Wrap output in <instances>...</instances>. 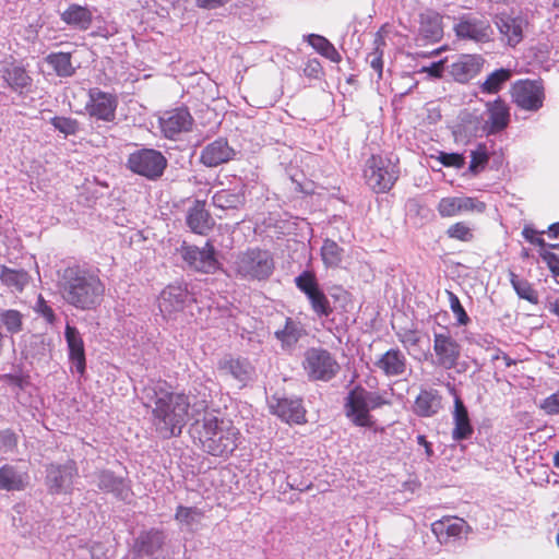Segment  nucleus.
<instances>
[{"label": "nucleus", "instance_id": "obj_54", "mask_svg": "<svg viewBox=\"0 0 559 559\" xmlns=\"http://www.w3.org/2000/svg\"><path fill=\"white\" fill-rule=\"evenodd\" d=\"M540 409H543L547 415L559 414V391L544 399L540 403Z\"/></svg>", "mask_w": 559, "mask_h": 559}, {"label": "nucleus", "instance_id": "obj_53", "mask_svg": "<svg viewBox=\"0 0 559 559\" xmlns=\"http://www.w3.org/2000/svg\"><path fill=\"white\" fill-rule=\"evenodd\" d=\"M399 341L405 347H414L419 344L420 337L415 329H404L396 333Z\"/></svg>", "mask_w": 559, "mask_h": 559}, {"label": "nucleus", "instance_id": "obj_35", "mask_svg": "<svg viewBox=\"0 0 559 559\" xmlns=\"http://www.w3.org/2000/svg\"><path fill=\"white\" fill-rule=\"evenodd\" d=\"M307 43L322 57L328 60L340 63L342 61L341 53L336 50L334 45L324 36L318 34H310L306 38Z\"/></svg>", "mask_w": 559, "mask_h": 559}, {"label": "nucleus", "instance_id": "obj_3", "mask_svg": "<svg viewBox=\"0 0 559 559\" xmlns=\"http://www.w3.org/2000/svg\"><path fill=\"white\" fill-rule=\"evenodd\" d=\"M197 439L204 452L212 456L228 457L238 448L241 432L230 419L205 414L195 426Z\"/></svg>", "mask_w": 559, "mask_h": 559}, {"label": "nucleus", "instance_id": "obj_20", "mask_svg": "<svg viewBox=\"0 0 559 559\" xmlns=\"http://www.w3.org/2000/svg\"><path fill=\"white\" fill-rule=\"evenodd\" d=\"M271 408L274 415L287 424L304 425L307 423L306 409L300 399H277Z\"/></svg>", "mask_w": 559, "mask_h": 559}, {"label": "nucleus", "instance_id": "obj_42", "mask_svg": "<svg viewBox=\"0 0 559 559\" xmlns=\"http://www.w3.org/2000/svg\"><path fill=\"white\" fill-rule=\"evenodd\" d=\"M243 194L228 189L215 192L212 198L213 205L223 210L237 209L243 204Z\"/></svg>", "mask_w": 559, "mask_h": 559}, {"label": "nucleus", "instance_id": "obj_45", "mask_svg": "<svg viewBox=\"0 0 559 559\" xmlns=\"http://www.w3.org/2000/svg\"><path fill=\"white\" fill-rule=\"evenodd\" d=\"M445 235L448 238L460 241V242H472L475 239L474 229L466 221H457L451 224Z\"/></svg>", "mask_w": 559, "mask_h": 559}, {"label": "nucleus", "instance_id": "obj_9", "mask_svg": "<svg viewBox=\"0 0 559 559\" xmlns=\"http://www.w3.org/2000/svg\"><path fill=\"white\" fill-rule=\"evenodd\" d=\"M453 32L459 39L476 44H487L493 38V28L490 22L484 16L478 17L473 14L459 16Z\"/></svg>", "mask_w": 559, "mask_h": 559}, {"label": "nucleus", "instance_id": "obj_44", "mask_svg": "<svg viewBox=\"0 0 559 559\" xmlns=\"http://www.w3.org/2000/svg\"><path fill=\"white\" fill-rule=\"evenodd\" d=\"M0 322L8 333L17 334L23 330L24 316L16 309L1 310Z\"/></svg>", "mask_w": 559, "mask_h": 559}, {"label": "nucleus", "instance_id": "obj_47", "mask_svg": "<svg viewBox=\"0 0 559 559\" xmlns=\"http://www.w3.org/2000/svg\"><path fill=\"white\" fill-rule=\"evenodd\" d=\"M489 162V155L485 145H479L475 151L471 153V162L468 171L473 176H477L481 170L485 169Z\"/></svg>", "mask_w": 559, "mask_h": 559}, {"label": "nucleus", "instance_id": "obj_52", "mask_svg": "<svg viewBox=\"0 0 559 559\" xmlns=\"http://www.w3.org/2000/svg\"><path fill=\"white\" fill-rule=\"evenodd\" d=\"M545 234V230L537 231L532 226H524L522 230V235L532 245L538 246L540 250L546 249V242L542 235Z\"/></svg>", "mask_w": 559, "mask_h": 559}, {"label": "nucleus", "instance_id": "obj_46", "mask_svg": "<svg viewBox=\"0 0 559 559\" xmlns=\"http://www.w3.org/2000/svg\"><path fill=\"white\" fill-rule=\"evenodd\" d=\"M420 33L425 38L431 41H438L442 38L443 29L439 17H428L420 24Z\"/></svg>", "mask_w": 559, "mask_h": 559}, {"label": "nucleus", "instance_id": "obj_13", "mask_svg": "<svg viewBox=\"0 0 559 559\" xmlns=\"http://www.w3.org/2000/svg\"><path fill=\"white\" fill-rule=\"evenodd\" d=\"M461 352L462 347L460 343L452 336L448 329L433 334V353L438 367L445 370L455 368L461 358Z\"/></svg>", "mask_w": 559, "mask_h": 559}, {"label": "nucleus", "instance_id": "obj_5", "mask_svg": "<svg viewBox=\"0 0 559 559\" xmlns=\"http://www.w3.org/2000/svg\"><path fill=\"white\" fill-rule=\"evenodd\" d=\"M237 275L249 280H266L274 270V260L267 250L249 248L235 261Z\"/></svg>", "mask_w": 559, "mask_h": 559}, {"label": "nucleus", "instance_id": "obj_31", "mask_svg": "<svg viewBox=\"0 0 559 559\" xmlns=\"http://www.w3.org/2000/svg\"><path fill=\"white\" fill-rule=\"evenodd\" d=\"M495 23L508 45L514 47L523 39V27L520 19L502 14L496 17Z\"/></svg>", "mask_w": 559, "mask_h": 559}, {"label": "nucleus", "instance_id": "obj_26", "mask_svg": "<svg viewBox=\"0 0 559 559\" xmlns=\"http://www.w3.org/2000/svg\"><path fill=\"white\" fill-rule=\"evenodd\" d=\"M187 225L199 235H206L213 227L214 221L205 209V202L197 200L189 209L187 215Z\"/></svg>", "mask_w": 559, "mask_h": 559}, {"label": "nucleus", "instance_id": "obj_58", "mask_svg": "<svg viewBox=\"0 0 559 559\" xmlns=\"http://www.w3.org/2000/svg\"><path fill=\"white\" fill-rule=\"evenodd\" d=\"M17 445V436L11 430L0 431V447L5 450H13Z\"/></svg>", "mask_w": 559, "mask_h": 559}, {"label": "nucleus", "instance_id": "obj_4", "mask_svg": "<svg viewBox=\"0 0 559 559\" xmlns=\"http://www.w3.org/2000/svg\"><path fill=\"white\" fill-rule=\"evenodd\" d=\"M366 183L374 193L389 192L400 177L397 163L379 154H372L364 170Z\"/></svg>", "mask_w": 559, "mask_h": 559}, {"label": "nucleus", "instance_id": "obj_25", "mask_svg": "<svg viewBox=\"0 0 559 559\" xmlns=\"http://www.w3.org/2000/svg\"><path fill=\"white\" fill-rule=\"evenodd\" d=\"M218 369L245 385L251 380L254 368L247 358L227 356L218 364Z\"/></svg>", "mask_w": 559, "mask_h": 559}, {"label": "nucleus", "instance_id": "obj_32", "mask_svg": "<svg viewBox=\"0 0 559 559\" xmlns=\"http://www.w3.org/2000/svg\"><path fill=\"white\" fill-rule=\"evenodd\" d=\"M61 20L68 25L86 31L92 25L93 15L88 8L71 4L61 13Z\"/></svg>", "mask_w": 559, "mask_h": 559}, {"label": "nucleus", "instance_id": "obj_63", "mask_svg": "<svg viewBox=\"0 0 559 559\" xmlns=\"http://www.w3.org/2000/svg\"><path fill=\"white\" fill-rule=\"evenodd\" d=\"M417 442L418 444L423 445V448H425V453L427 457H431L433 455L432 444L426 439V436L418 435Z\"/></svg>", "mask_w": 559, "mask_h": 559}, {"label": "nucleus", "instance_id": "obj_59", "mask_svg": "<svg viewBox=\"0 0 559 559\" xmlns=\"http://www.w3.org/2000/svg\"><path fill=\"white\" fill-rule=\"evenodd\" d=\"M368 403L369 411L381 408L382 406L385 405H391V401L385 399L382 394L370 391H368Z\"/></svg>", "mask_w": 559, "mask_h": 559}, {"label": "nucleus", "instance_id": "obj_6", "mask_svg": "<svg viewBox=\"0 0 559 559\" xmlns=\"http://www.w3.org/2000/svg\"><path fill=\"white\" fill-rule=\"evenodd\" d=\"M302 367L309 380L323 382L332 380L341 369L334 356L321 347L306 350Z\"/></svg>", "mask_w": 559, "mask_h": 559}, {"label": "nucleus", "instance_id": "obj_16", "mask_svg": "<svg viewBox=\"0 0 559 559\" xmlns=\"http://www.w3.org/2000/svg\"><path fill=\"white\" fill-rule=\"evenodd\" d=\"M193 117L187 108L179 107L167 110L159 118L160 131L167 139H176L181 133L192 130Z\"/></svg>", "mask_w": 559, "mask_h": 559}, {"label": "nucleus", "instance_id": "obj_1", "mask_svg": "<svg viewBox=\"0 0 559 559\" xmlns=\"http://www.w3.org/2000/svg\"><path fill=\"white\" fill-rule=\"evenodd\" d=\"M58 287L62 299L81 311L96 310L106 295L100 270L87 264L73 263L64 267L59 274Z\"/></svg>", "mask_w": 559, "mask_h": 559}, {"label": "nucleus", "instance_id": "obj_23", "mask_svg": "<svg viewBox=\"0 0 559 559\" xmlns=\"http://www.w3.org/2000/svg\"><path fill=\"white\" fill-rule=\"evenodd\" d=\"M374 366L386 377H400L406 371L407 359L399 348H390L374 361Z\"/></svg>", "mask_w": 559, "mask_h": 559}, {"label": "nucleus", "instance_id": "obj_55", "mask_svg": "<svg viewBox=\"0 0 559 559\" xmlns=\"http://www.w3.org/2000/svg\"><path fill=\"white\" fill-rule=\"evenodd\" d=\"M36 311L45 318V320L52 324L56 320V316L53 312V309L47 305L46 300L43 298V296L38 297L37 304H36Z\"/></svg>", "mask_w": 559, "mask_h": 559}, {"label": "nucleus", "instance_id": "obj_10", "mask_svg": "<svg viewBox=\"0 0 559 559\" xmlns=\"http://www.w3.org/2000/svg\"><path fill=\"white\" fill-rule=\"evenodd\" d=\"M512 102L526 111L539 110L545 100V87L542 80H519L510 90Z\"/></svg>", "mask_w": 559, "mask_h": 559}, {"label": "nucleus", "instance_id": "obj_61", "mask_svg": "<svg viewBox=\"0 0 559 559\" xmlns=\"http://www.w3.org/2000/svg\"><path fill=\"white\" fill-rule=\"evenodd\" d=\"M540 258L546 262L548 269L559 265V255L546 249L539 250Z\"/></svg>", "mask_w": 559, "mask_h": 559}, {"label": "nucleus", "instance_id": "obj_41", "mask_svg": "<svg viewBox=\"0 0 559 559\" xmlns=\"http://www.w3.org/2000/svg\"><path fill=\"white\" fill-rule=\"evenodd\" d=\"M512 76L509 69H498L490 73L485 82L480 85V91L485 94H497Z\"/></svg>", "mask_w": 559, "mask_h": 559}, {"label": "nucleus", "instance_id": "obj_18", "mask_svg": "<svg viewBox=\"0 0 559 559\" xmlns=\"http://www.w3.org/2000/svg\"><path fill=\"white\" fill-rule=\"evenodd\" d=\"M485 59L480 55L465 53L451 64L450 73L455 81L466 83L481 70Z\"/></svg>", "mask_w": 559, "mask_h": 559}, {"label": "nucleus", "instance_id": "obj_48", "mask_svg": "<svg viewBox=\"0 0 559 559\" xmlns=\"http://www.w3.org/2000/svg\"><path fill=\"white\" fill-rule=\"evenodd\" d=\"M50 123L56 130L63 133L64 135H74L80 129L79 121L70 117L56 116L50 119Z\"/></svg>", "mask_w": 559, "mask_h": 559}, {"label": "nucleus", "instance_id": "obj_12", "mask_svg": "<svg viewBox=\"0 0 559 559\" xmlns=\"http://www.w3.org/2000/svg\"><path fill=\"white\" fill-rule=\"evenodd\" d=\"M345 415L353 425L373 428L376 420L369 411L368 390L362 385L354 386L345 399Z\"/></svg>", "mask_w": 559, "mask_h": 559}, {"label": "nucleus", "instance_id": "obj_8", "mask_svg": "<svg viewBox=\"0 0 559 559\" xmlns=\"http://www.w3.org/2000/svg\"><path fill=\"white\" fill-rule=\"evenodd\" d=\"M119 98L115 93L105 92L98 87L87 91L85 114L95 121L112 123L117 118Z\"/></svg>", "mask_w": 559, "mask_h": 559}, {"label": "nucleus", "instance_id": "obj_27", "mask_svg": "<svg viewBox=\"0 0 559 559\" xmlns=\"http://www.w3.org/2000/svg\"><path fill=\"white\" fill-rule=\"evenodd\" d=\"M187 290L179 285H168L160 294L158 307L165 316H171L183 309Z\"/></svg>", "mask_w": 559, "mask_h": 559}, {"label": "nucleus", "instance_id": "obj_7", "mask_svg": "<svg viewBox=\"0 0 559 559\" xmlns=\"http://www.w3.org/2000/svg\"><path fill=\"white\" fill-rule=\"evenodd\" d=\"M127 166L136 175L156 180L163 176L167 167V159L159 151L141 148L129 155Z\"/></svg>", "mask_w": 559, "mask_h": 559}, {"label": "nucleus", "instance_id": "obj_33", "mask_svg": "<svg viewBox=\"0 0 559 559\" xmlns=\"http://www.w3.org/2000/svg\"><path fill=\"white\" fill-rule=\"evenodd\" d=\"M2 78L13 91L20 93L28 88L33 81L25 68L15 64L5 68Z\"/></svg>", "mask_w": 559, "mask_h": 559}, {"label": "nucleus", "instance_id": "obj_24", "mask_svg": "<svg viewBox=\"0 0 559 559\" xmlns=\"http://www.w3.org/2000/svg\"><path fill=\"white\" fill-rule=\"evenodd\" d=\"M64 336L69 348V359L75 366L76 371L83 374L86 367L84 342L75 326L66 325Z\"/></svg>", "mask_w": 559, "mask_h": 559}, {"label": "nucleus", "instance_id": "obj_57", "mask_svg": "<svg viewBox=\"0 0 559 559\" xmlns=\"http://www.w3.org/2000/svg\"><path fill=\"white\" fill-rule=\"evenodd\" d=\"M445 59L433 62L429 67H423L418 72L427 73L430 78L441 79L444 72Z\"/></svg>", "mask_w": 559, "mask_h": 559}, {"label": "nucleus", "instance_id": "obj_39", "mask_svg": "<svg viewBox=\"0 0 559 559\" xmlns=\"http://www.w3.org/2000/svg\"><path fill=\"white\" fill-rule=\"evenodd\" d=\"M304 333L300 322L286 318L285 325L282 330H277L274 335L283 345L296 344Z\"/></svg>", "mask_w": 559, "mask_h": 559}, {"label": "nucleus", "instance_id": "obj_40", "mask_svg": "<svg viewBox=\"0 0 559 559\" xmlns=\"http://www.w3.org/2000/svg\"><path fill=\"white\" fill-rule=\"evenodd\" d=\"M510 283L520 298L525 299L532 305L538 304V293L527 280L521 278L519 275L511 272Z\"/></svg>", "mask_w": 559, "mask_h": 559}, {"label": "nucleus", "instance_id": "obj_64", "mask_svg": "<svg viewBox=\"0 0 559 559\" xmlns=\"http://www.w3.org/2000/svg\"><path fill=\"white\" fill-rule=\"evenodd\" d=\"M547 231L550 238L556 239L559 236V223H552L549 225Z\"/></svg>", "mask_w": 559, "mask_h": 559}, {"label": "nucleus", "instance_id": "obj_37", "mask_svg": "<svg viewBox=\"0 0 559 559\" xmlns=\"http://www.w3.org/2000/svg\"><path fill=\"white\" fill-rule=\"evenodd\" d=\"M373 50L368 53L367 62L369 66L376 71L378 80H381L383 76V53L385 47V39L381 32H377L373 39Z\"/></svg>", "mask_w": 559, "mask_h": 559}, {"label": "nucleus", "instance_id": "obj_56", "mask_svg": "<svg viewBox=\"0 0 559 559\" xmlns=\"http://www.w3.org/2000/svg\"><path fill=\"white\" fill-rule=\"evenodd\" d=\"M121 484V480H118L112 473L110 472H102L99 475V488L110 491L114 490L118 485Z\"/></svg>", "mask_w": 559, "mask_h": 559}, {"label": "nucleus", "instance_id": "obj_43", "mask_svg": "<svg viewBox=\"0 0 559 559\" xmlns=\"http://www.w3.org/2000/svg\"><path fill=\"white\" fill-rule=\"evenodd\" d=\"M343 252V248L334 240L325 239L321 248L322 261L328 267H337L342 262Z\"/></svg>", "mask_w": 559, "mask_h": 559}, {"label": "nucleus", "instance_id": "obj_38", "mask_svg": "<svg viewBox=\"0 0 559 559\" xmlns=\"http://www.w3.org/2000/svg\"><path fill=\"white\" fill-rule=\"evenodd\" d=\"M164 538L162 531L151 530L145 532L138 539L139 550L146 556H151L162 549Z\"/></svg>", "mask_w": 559, "mask_h": 559}, {"label": "nucleus", "instance_id": "obj_30", "mask_svg": "<svg viewBox=\"0 0 559 559\" xmlns=\"http://www.w3.org/2000/svg\"><path fill=\"white\" fill-rule=\"evenodd\" d=\"M441 408V396L436 390H421L414 402V413L420 417H431Z\"/></svg>", "mask_w": 559, "mask_h": 559}, {"label": "nucleus", "instance_id": "obj_21", "mask_svg": "<svg viewBox=\"0 0 559 559\" xmlns=\"http://www.w3.org/2000/svg\"><path fill=\"white\" fill-rule=\"evenodd\" d=\"M467 523L460 518L443 516L431 524V531L440 543L447 544L451 538H459L467 533Z\"/></svg>", "mask_w": 559, "mask_h": 559}, {"label": "nucleus", "instance_id": "obj_28", "mask_svg": "<svg viewBox=\"0 0 559 559\" xmlns=\"http://www.w3.org/2000/svg\"><path fill=\"white\" fill-rule=\"evenodd\" d=\"M454 428L452 430V439L455 441H462L468 439L473 432V426L471 424L468 412L460 396H455L454 400V412H453Z\"/></svg>", "mask_w": 559, "mask_h": 559}, {"label": "nucleus", "instance_id": "obj_62", "mask_svg": "<svg viewBox=\"0 0 559 559\" xmlns=\"http://www.w3.org/2000/svg\"><path fill=\"white\" fill-rule=\"evenodd\" d=\"M229 0H197V4L203 9H216L224 5Z\"/></svg>", "mask_w": 559, "mask_h": 559}, {"label": "nucleus", "instance_id": "obj_2", "mask_svg": "<svg viewBox=\"0 0 559 559\" xmlns=\"http://www.w3.org/2000/svg\"><path fill=\"white\" fill-rule=\"evenodd\" d=\"M166 381L153 389L155 400L152 408V424L163 438L177 437L190 418V397L185 392H173Z\"/></svg>", "mask_w": 559, "mask_h": 559}, {"label": "nucleus", "instance_id": "obj_19", "mask_svg": "<svg viewBox=\"0 0 559 559\" xmlns=\"http://www.w3.org/2000/svg\"><path fill=\"white\" fill-rule=\"evenodd\" d=\"M487 120L485 128L488 134H496L504 130L510 122V108L507 103L497 98L486 104Z\"/></svg>", "mask_w": 559, "mask_h": 559}, {"label": "nucleus", "instance_id": "obj_17", "mask_svg": "<svg viewBox=\"0 0 559 559\" xmlns=\"http://www.w3.org/2000/svg\"><path fill=\"white\" fill-rule=\"evenodd\" d=\"M235 150L229 145L227 139L218 138L203 147L200 154V162L206 167H217L234 159Z\"/></svg>", "mask_w": 559, "mask_h": 559}, {"label": "nucleus", "instance_id": "obj_49", "mask_svg": "<svg viewBox=\"0 0 559 559\" xmlns=\"http://www.w3.org/2000/svg\"><path fill=\"white\" fill-rule=\"evenodd\" d=\"M450 309L456 318L459 325H467L471 322L468 314L462 306L459 297L451 290H447Z\"/></svg>", "mask_w": 559, "mask_h": 559}, {"label": "nucleus", "instance_id": "obj_51", "mask_svg": "<svg viewBox=\"0 0 559 559\" xmlns=\"http://www.w3.org/2000/svg\"><path fill=\"white\" fill-rule=\"evenodd\" d=\"M438 160L444 167L462 168L465 165V157L460 153H445L440 152Z\"/></svg>", "mask_w": 559, "mask_h": 559}, {"label": "nucleus", "instance_id": "obj_60", "mask_svg": "<svg viewBox=\"0 0 559 559\" xmlns=\"http://www.w3.org/2000/svg\"><path fill=\"white\" fill-rule=\"evenodd\" d=\"M304 73L308 78H319L322 73V67L318 59H310L304 68Z\"/></svg>", "mask_w": 559, "mask_h": 559}, {"label": "nucleus", "instance_id": "obj_50", "mask_svg": "<svg viewBox=\"0 0 559 559\" xmlns=\"http://www.w3.org/2000/svg\"><path fill=\"white\" fill-rule=\"evenodd\" d=\"M203 516V512L197 508L192 507H183L179 506L176 509L175 520L185 523L191 524L197 518L200 519Z\"/></svg>", "mask_w": 559, "mask_h": 559}, {"label": "nucleus", "instance_id": "obj_11", "mask_svg": "<svg viewBox=\"0 0 559 559\" xmlns=\"http://www.w3.org/2000/svg\"><path fill=\"white\" fill-rule=\"evenodd\" d=\"M296 287L304 293L312 311L319 318H326L333 312V308L324 292L320 288L317 276L312 271H304L295 278Z\"/></svg>", "mask_w": 559, "mask_h": 559}, {"label": "nucleus", "instance_id": "obj_14", "mask_svg": "<svg viewBox=\"0 0 559 559\" xmlns=\"http://www.w3.org/2000/svg\"><path fill=\"white\" fill-rule=\"evenodd\" d=\"M180 253L183 261L198 272L212 274L219 267V262L215 257V248L211 241H206L202 249L197 246L183 245Z\"/></svg>", "mask_w": 559, "mask_h": 559}, {"label": "nucleus", "instance_id": "obj_34", "mask_svg": "<svg viewBox=\"0 0 559 559\" xmlns=\"http://www.w3.org/2000/svg\"><path fill=\"white\" fill-rule=\"evenodd\" d=\"M1 283L19 293L23 292L29 282V275L24 270L11 269L4 264L0 265Z\"/></svg>", "mask_w": 559, "mask_h": 559}, {"label": "nucleus", "instance_id": "obj_29", "mask_svg": "<svg viewBox=\"0 0 559 559\" xmlns=\"http://www.w3.org/2000/svg\"><path fill=\"white\" fill-rule=\"evenodd\" d=\"M28 473L21 472L15 466L5 464L0 467V489L7 491H20L28 484Z\"/></svg>", "mask_w": 559, "mask_h": 559}, {"label": "nucleus", "instance_id": "obj_22", "mask_svg": "<svg viewBox=\"0 0 559 559\" xmlns=\"http://www.w3.org/2000/svg\"><path fill=\"white\" fill-rule=\"evenodd\" d=\"M78 475V468L74 461L64 465L51 464L47 468V483L52 492L58 493L62 488L71 486Z\"/></svg>", "mask_w": 559, "mask_h": 559}, {"label": "nucleus", "instance_id": "obj_15", "mask_svg": "<svg viewBox=\"0 0 559 559\" xmlns=\"http://www.w3.org/2000/svg\"><path fill=\"white\" fill-rule=\"evenodd\" d=\"M487 205L475 197H445L437 204V212L442 218L454 217L464 213H484Z\"/></svg>", "mask_w": 559, "mask_h": 559}, {"label": "nucleus", "instance_id": "obj_36", "mask_svg": "<svg viewBox=\"0 0 559 559\" xmlns=\"http://www.w3.org/2000/svg\"><path fill=\"white\" fill-rule=\"evenodd\" d=\"M72 56L70 52H52L46 57V62L53 69L59 76H71L75 69L72 66Z\"/></svg>", "mask_w": 559, "mask_h": 559}]
</instances>
